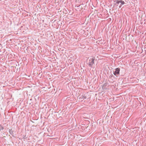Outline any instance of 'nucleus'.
I'll return each mask as SVG.
<instances>
[{"instance_id":"1","label":"nucleus","mask_w":146,"mask_h":146,"mask_svg":"<svg viewBox=\"0 0 146 146\" xmlns=\"http://www.w3.org/2000/svg\"><path fill=\"white\" fill-rule=\"evenodd\" d=\"M95 58L94 57H92L90 58H88V61H89L88 64L90 67H92L93 64L94 63V60Z\"/></svg>"},{"instance_id":"2","label":"nucleus","mask_w":146,"mask_h":146,"mask_svg":"<svg viewBox=\"0 0 146 146\" xmlns=\"http://www.w3.org/2000/svg\"><path fill=\"white\" fill-rule=\"evenodd\" d=\"M120 69L118 68H117L115 69V70L113 72L114 74L115 75H116L117 74H118L119 73Z\"/></svg>"},{"instance_id":"3","label":"nucleus","mask_w":146,"mask_h":146,"mask_svg":"<svg viewBox=\"0 0 146 146\" xmlns=\"http://www.w3.org/2000/svg\"><path fill=\"white\" fill-rule=\"evenodd\" d=\"M120 3H121V4L122 5H123L125 3V2L123 1H122V0H120Z\"/></svg>"},{"instance_id":"4","label":"nucleus","mask_w":146,"mask_h":146,"mask_svg":"<svg viewBox=\"0 0 146 146\" xmlns=\"http://www.w3.org/2000/svg\"><path fill=\"white\" fill-rule=\"evenodd\" d=\"M115 1L116 3L118 4L120 2V0H116Z\"/></svg>"},{"instance_id":"5","label":"nucleus","mask_w":146,"mask_h":146,"mask_svg":"<svg viewBox=\"0 0 146 146\" xmlns=\"http://www.w3.org/2000/svg\"><path fill=\"white\" fill-rule=\"evenodd\" d=\"M122 5L121 4V5L119 6V8H120L121 7V6H122Z\"/></svg>"}]
</instances>
